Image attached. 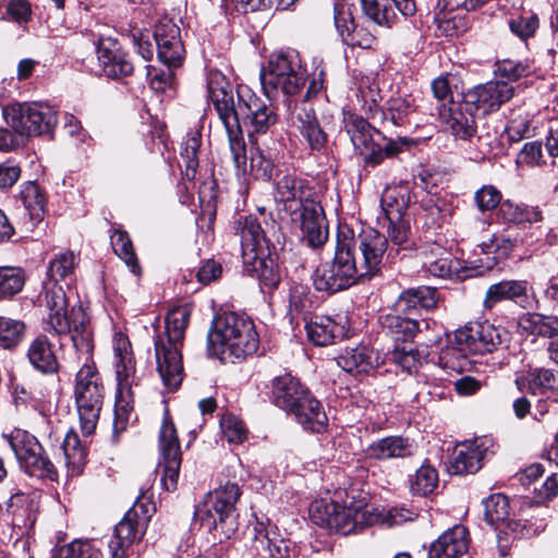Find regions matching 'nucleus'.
Masks as SVG:
<instances>
[{"label":"nucleus","instance_id":"nucleus-1","mask_svg":"<svg viewBox=\"0 0 558 558\" xmlns=\"http://www.w3.org/2000/svg\"><path fill=\"white\" fill-rule=\"evenodd\" d=\"M54 312L49 316L50 333L62 336L71 335L73 347L78 360L84 361L83 366L75 375L73 397L83 435H92L97 426L99 414L105 399V385L93 361V335L85 312L75 310L69 323L60 312L64 306L61 292L50 296Z\"/></svg>","mask_w":558,"mask_h":558},{"label":"nucleus","instance_id":"nucleus-2","mask_svg":"<svg viewBox=\"0 0 558 558\" xmlns=\"http://www.w3.org/2000/svg\"><path fill=\"white\" fill-rule=\"evenodd\" d=\"M386 250V236L374 229L364 230L357 238L350 231H339L333 259L320 264L313 275L315 289L336 293L372 278L379 271Z\"/></svg>","mask_w":558,"mask_h":558},{"label":"nucleus","instance_id":"nucleus-3","mask_svg":"<svg viewBox=\"0 0 558 558\" xmlns=\"http://www.w3.org/2000/svg\"><path fill=\"white\" fill-rule=\"evenodd\" d=\"M272 197L279 210L298 216L310 246L319 247L327 241L328 228L319 195L306 180L292 172L278 173Z\"/></svg>","mask_w":558,"mask_h":558},{"label":"nucleus","instance_id":"nucleus-4","mask_svg":"<svg viewBox=\"0 0 558 558\" xmlns=\"http://www.w3.org/2000/svg\"><path fill=\"white\" fill-rule=\"evenodd\" d=\"M238 132L231 133L226 129L231 158L238 175L247 172L246 147L242 135L241 120H248V135L265 134L278 122V116L271 105H267L248 88L238 92V102L234 107Z\"/></svg>","mask_w":558,"mask_h":558},{"label":"nucleus","instance_id":"nucleus-5","mask_svg":"<svg viewBox=\"0 0 558 558\" xmlns=\"http://www.w3.org/2000/svg\"><path fill=\"white\" fill-rule=\"evenodd\" d=\"M189 319L185 308L171 310L165 319V332L155 340L157 372L168 391L177 390L184 377L181 348Z\"/></svg>","mask_w":558,"mask_h":558},{"label":"nucleus","instance_id":"nucleus-6","mask_svg":"<svg viewBox=\"0 0 558 558\" xmlns=\"http://www.w3.org/2000/svg\"><path fill=\"white\" fill-rule=\"evenodd\" d=\"M208 341L221 354V359L234 362L254 354L258 349L259 337L251 318L225 313L214 319Z\"/></svg>","mask_w":558,"mask_h":558},{"label":"nucleus","instance_id":"nucleus-7","mask_svg":"<svg viewBox=\"0 0 558 558\" xmlns=\"http://www.w3.org/2000/svg\"><path fill=\"white\" fill-rule=\"evenodd\" d=\"M310 512L317 524H325L330 530L348 535L376 524L380 515L363 501L340 505L335 501H316Z\"/></svg>","mask_w":558,"mask_h":558},{"label":"nucleus","instance_id":"nucleus-8","mask_svg":"<svg viewBox=\"0 0 558 558\" xmlns=\"http://www.w3.org/2000/svg\"><path fill=\"white\" fill-rule=\"evenodd\" d=\"M260 82L265 96L270 101L281 92L294 95L305 83L299 53L294 50L278 51L270 56L260 71Z\"/></svg>","mask_w":558,"mask_h":558},{"label":"nucleus","instance_id":"nucleus-9","mask_svg":"<svg viewBox=\"0 0 558 558\" xmlns=\"http://www.w3.org/2000/svg\"><path fill=\"white\" fill-rule=\"evenodd\" d=\"M151 484L147 482L140 492L134 506L116 525L114 534L109 543L111 558H126V550L145 534L148 521L155 511V506L148 496Z\"/></svg>","mask_w":558,"mask_h":558},{"label":"nucleus","instance_id":"nucleus-10","mask_svg":"<svg viewBox=\"0 0 558 558\" xmlns=\"http://www.w3.org/2000/svg\"><path fill=\"white\" fill-rule=\"evenodd\" d=\"M78 265V257L75 255L72 251L62 252L60 254H57L54 258H52L49 263L48 267V275L49 280L44 283L43 291L38 295V302L40 306H45L47 310V314L44 317V329L47 332H50L49 330V324L48 318L49 316L54 312V306H52L50 296H52V293L57 294V291L61 292V295L63 296L64 306L60 311L64 318L71 323L73 312L75 310H81L84 312L82 306H73L71 310L68 308L69 302L68 298L65 295V291L62 286L58 284L59 280H70L73 281L75 269Z\"/></svg>","mask_w":558,"mask_h":558},{"label":"nucleus","instance_id":"nucleus-11","mask_svg":"<svg viewBox=\"0 0 558 558\" xmlns=\"http://www.w3.org/2000/svg\"><path fill=\"white\" fill-rule=\"evenodd\" d=\"M240 497V487L234 483H228L214 490L206 514L202 518L204 524L213 527L215 536L230 538L238 530V514L235 504Z\"/></svg>","mask_w":558,"mask_h":558},{"label":"nucleus","instance_id":"nucleus-12","mask_svg":"<svg viewBox=\"0 0 558 558\" xmlns=\"http://www.w3.org/2000/svg\"><path fill=\"white\" fill-rule=\"evenodd\" d=\"M2 112L8 125L19 135L49 133L58 122L56 110L40 102L8 106Z\"/></svg>","mask_w":558,"mask_h":558},{"label":"nucleus","instance_id":"nucleus-13","mask_svg":"<svg viewBox=\"0 0 558 558\" xmlns=\"http://www.w3.org/2000/svg\"><path fill=\"white\" fill-rule=\"evenodd\" d=\"M21 469L31 476L57 480V470L40 442L26 432L17 430L9 438Z\"/></svg>","mask_w":558,"mask_h":558},{"label":"nucleus","instance_id":"nucleus-14","mask_svg":"<svg viewBox=\"0 0 558 558\" xmlns=\"http://www.w3.org/2000/svg\"><path fill=\"white\" fill-rule=\"evenodd\" d=\"M114 367L118 381L116 414L126 416L132 409V385L135 376V361L129 339L123 335L114 337Z\"/></svg>","mask_w":558,"mask_h":558},{"label":"nucleus","instance_id":"nucleus-15","mask_svg":"<svg viewBox=\"0 0 558 558\" xmlns=\"http://www.w3.org/2000/svg\"><path fill=\"white\" fill-rule=\"evenodd\" d=\"M343 123L350 140L364 161L369 166H378L383 162L381 145L375 136H381L365 119L351 111L343 112Z\"/></svg>","mask_w":558,"mask_h":558},{"label":"nucleus","instance_id":"nucleus-16","mask_svg":"<svg viewBox=\"0 0 558 558\" xmlns=\"http://www.w3.org/2000/svg\"><path fill=\"white\" fill-rule=\"evenodd\" d=\"M159 466L163 470L161 484L168 492L174 490L179 480L181 450L174 424L167 416L159 432Z\"/></svg>","mask_w":558,"mask_h":558},{"label":"nucleus","instance_id":"nucleus-17","mask_svg":"<svg viewBox=\"0 0 558 558\" xmlns=\"http://www.w3.org/2000/svg\"><path fill=\"white\" fill-rule=\"evenodd\" d=\"M513 95L514 88L507 82L489 81L469 89L463 97L465 107H473L474 110L488 114L497 111Z\"/></svg>","mask_w":558,"mask_h":558},{"label":"nucleus","instance_id":"nucleus-18","mask_svg":"<svg viewBox=\"0 0 558 558\" xmlns=\"http://www.w3.org/2000/svg\"><path fill=\"white\" fill-rule=\"evenodd\" d=\"M502 330L494 325L473 323L458 329L454 332L456 343L468 349L471 354H484L493 352L501 344Z\"/></svg>","mask_w":558,"mask_h":558},{"label":"nucleus","instance_id":"nucleus-19","mask_svg":"<svg viewBox=\"0 0 558 558\" xmlns=\"http://www.w3.org/2000/svg\"><path fill=\"white\" fill-rule=\"evenodd\" d=\"M207 89L225 129H229L231 133L238 132L234 113V107L236 104L234 101L232 88L222 73L218 71L209 72L207 77Z\"/></svg>","mask_w":558,"mask_h":558},{"label":"nucleus","instance_id":"nucleus-20","mask_svg":"<svg viewBox=\"0 0 558 558\" xmlns=\"http://www.w3.org/2000/svg\"><path fill=\"white\" fill-rule=\"evenodd\" d=\"M489 438H476L458 445L454 449L451 470L454 474H474L483 465V461L493 453Z\"/></svg>","mask_w":558,"mask_h":558},{"label":"nucleus","instance_id":"nucleus-21","mask_svg":"<svg viewBox=\"0 0 558 558\" xmlns=\"http://www.w3.org/2000/svg\"><path fill=\"white\" fill-rule=\"evenodd\" d=\"M473 107H465L463 104L449 101L437 106L438 118L444 128L459 140H470L476 131L474 114L471 112Z\"/></svg>","mask_w":558,"mask_h":558},{"label":"nucleus","instance_id":"nucleus-22","mask_svg":"<svg viewBox=\"0 0 558 558\" xmlns=\"http://www.w3.org/2000/svg\"><path fill=\"white\" fill-rule=\"evenodd\" d=\"M484 515L487 523L496 525V529L499 530L497 537L500 554L506 556L508 546L502 544V534H507L508 530L514 534H519L523 531L524 526L519 521L508 520L509 500L502 494H495L488 497L484 501Z\"/></svg>","mask_w":558,"mask_h":558},{"label":"nucleus","instance_id":"nucleus-23","mask_svg":"<svg viewBox=\"0 0 558 558\" xmlns=\"http://www.w3.org/2000/svg\"><path fill=\"white\" fill-rule=\"evenodd\" d=\"M364 14L380 26L391 27L397 21L398 10L404 17L415 14L414 0H361Z\"/></svg>","mask_w":558,"mask_h":558},{"label":"nucleus","instance_id":"nucleus-24","mask_svg":"<svg viewBox=\"0 0 558 558\" xmlns=\"http://www.w3.org/2000/svg\"><path fill=\"white\" fill-rule=\"evenodd\" d=\"M96 53L104 74L108 77L120 78L133 72V63L123 52L117 40L100 38L96 46Z\"/></svg>","mask_w":558,"mask_h":558},{"label":"nucleus","instance_id":"nucleus-25","mask_svg":"<svg viewBox=\"0 0 558 558\" xmlns=\"http://www.w3.org/2000/svg\"><path fill=\"white\" fill-rule=\"evenodd\" d=\"M154 38L159 60L168 68L181 65L184 48L179 27L171 21L160 23L156 27Z\"/></svg>","mask_w":558,"mask_h":558},{"label":"nucleus","instance_id":"nucleus-26","mask_svg":"<svg viewBox=\"0 0 558 558\" xmlns=\"http://www.w3.org/2000/svg\"><path fill=\"white\" fill-rule=\"evenodd\" d=\"M235 230L240 236L243 263H252L258 254L263 255L269 250L262 227L255 217L247 216L239 219Z\"/></svg>","mask_w":558,"mask_h":558},{"label":"nucleus","instance_id":"nucleus-27","mask_svg":"<svg viewBox=\"0 0 558 558\" xmlns=\"http://www.w3.org/2000/svg\"><path fill=\"white\" fill-rule=\"evenodd\" d=\"M381 363L379 354L365 344L345 348L337 357V364L343 371L353 374H368Z\"/></svg>","mask_w":558,"mask_h":558},{"label":"nucleus","instance_id":"nucleus-28","mask_svg":"<svg viewBox=\"0 0 558 558\" xmlns=\"http://www.w3.org/2000/svg\"><path fill=\"white\" fill-rule=\"evenodd\" d=\"M292 125L300 132L313 150H320L327 135L319 125L315 111L307 105L298 106L291 117Z\"/></svg>","mask_w":558,"mask_h":558},{"label":"nucleus","instance_id":"nucleus-29","mask_svg":"<svg viewBox=\"0 0 558 558\" xmlns=\"http://www.w3.org/2000/svg\"><path fill=\"white\" fill-rule=\"evenodd\" d=\"M468 548V530L463 525H454L430 545L428 558H458L465 554Z\"/></svg>","mask_w":558,"mask_h":558},{"label":"nucleus","instance_id":"nucleus-30","mask_svg":"<svg viewBox=\"0 0 558 558\" xmlns=\"http://www.w3.org/2000/svg\"><path fill=\"white\" fill-rule=\"evenodd\" d=\"M310 391L290 374L278 376L272 381L275 404L289 413L300 404Z\"/></svg>","mask_w":558,"mask_h":558},{"label":"nucleus","instance_id":"nucleus-31","mask_svg":"<svg viewBox=\"0 0 558 558\" xmlns=\"http://www.w3.org/2000/svg\"><path fill=\"white\" fill-rule=\"evenodd\" d=\"M527 291L526 280H502L488 287L483 304L486 310L502 301H512L523 306L527 302Z\"/></svg>","mask_w":558,"mask_h":558},{"label":"nucleus","instance_id":"nucleus-32","mask_svg":"<svg viewBox=\"0 0 558 558\" xmlns=\"http://www.w3.org/2000/svg\"><path fill=\"white\" fill-rule=\"evenodd\" d=\"M254 539L262 548L266 549L272 558H292L290 542L283 539L276 525L268 519L258 520L254 524Z\"/></svg>","mask_w":558,"mask_h":558},{"label":"nucleus","instance_id":"nucleus-33","mask_svg":"<svg viewBox=\"0 0 558 558\" xmlns=\"http://www.w3.org/2000/svg\"><path fill=\"white\" fill-rule=\"evenodd\" d=\"M335 25L342 41L348 46L368 49L375 44V36L364 27L354 25L353 21L348 19L342 7H335Z\"/></svg>","mask_w":558,"mask_h":558},{"label":"nucleus","instance_id":"nucleus-34","mask_svg":"<svg viewBox=\"0 0 558 558\" xmlns=\"http://www.w3.org/2000/svg\"><path fill=\"white\" fill-rule=\"evenodd\" d=\"M414 445L400 436H388L373 441L366 448V456L375 460L407 458L414 453Z\"/></svg>","mask_w":558,"mask_h":558},{"label":"nucleus","instance_id":"nucleus-35","mask_svg":"<svg viewBox=\"0 0 558 558\" xmlns=\"http://www.w3.org/2000/svg\"><path fill=\"white\" fill-rule=\"evenodd\" d=\"M27 359L32 366L43 374H54L59 371V362L53 344L45 336H37L29 344Z\"/></svg>","mask_w":558,"mask_h":558},{"label":"nucleus","instance_id":"nucleus-36","mask_svg":"<svg viewBox=\"0 0 558 558\" xmlns=\"http://www.w3.org/2000/svg\"><path fill=\"white\" fill-rule=\"evenodd\" d=\"M308 340L315 345L325 347L333 343L337 338L344 335V327L331 317L315 315L305 324Z\"/></svg>","mask_w":558,"mask_h":558},{"label":"nucleus","instance_id":"nucleus-37","mask_svg":"<svg viewBox=\"0 0 558 558\" xmlns=\"http://www.w3.org/2000/svg\"><path fill=\"white\" fill-rule=\"evenodd\" d=\"M295 420L304 429L313 433H320L327 426V415L320 404L311 393H308L300 404L292 411Z\"/></svg>","mask_w":558,"mask_h":558},{"label":"nucleus","instance_id":"nucleus-38","mask_svg":"<svg viewBox=\"0 0 558 558\" xmlns=\"http://www.w3.org/2000/svg\"><path fill=\"white\" fill-rule=\"evenodd\" d=\"M438 301L437 290L430 287L410 288L397 299L393 311L397 313H411L417 308L432 310Z\"/></svg>","mask_w":558,"mask_h":558},{"label":"nucleus","instance_id":"nucleus-39","mask_svg":"<svg viewBox=\"0 0 558 558\" xmlns=\"http://www.w3.org/2000/svg\"><path fill=\"white\" fill-rule=\"evenodd\" d=\"M411 202V194L407 186L396 185L385 189L380 205L387 222H396L403 219V216Z\"/></svg>","mask_w":558,"mask_h":558},{"label":"nucleus","instance_id":"nucleus-40","mask_svg":"<svg viewBox=\"0 0 558 558\" xmlns=\"http://www.w3.org/2000/svg\"><path fill=\"white\" fill-rule=\"evenodd\" d=\"M254 262L243 263L246 271L256 277L260 284L267 289H275L280 282V272L270 251L258 254Z\"/></svg>","mask_w":558,"mask_h":558},{"label":"nucleus","instance_id":"nucleus-41","mask_svg":"<svg viewBox=\"0 0 558 558\" xmlns=\"http://www.w3.org/2000/svg\"><path fill=\"white\" fill-rule=\"evenodd\" d=\"M7 511L12 515V523L15 526L26 527L35 523L34 501L23 493H16L10 497Z\"/></svg>","mask_w":558,"mask_h":558},{"label":"nucleus","instance_id":"nucleus-42","mask_svg":"<svg viewBox=\"0 0 558 558\" xmlns=\"http://www.w3.org/2000/svg\"><path fill=\"white\" fill-rule=\"evenodd\" d=\"M62 450L69 472L72 475L80 474L86 462L87 452L75 432H68L62 444Z\"/></svg>","mask_w":558,"mask_h":558},{"label":"nucleus","instance_id":"nucleus-43","mask_svg":"<svg viewBox=\"0 0 558 558\" xmlns=\"http://www.w3.org/2000/svg\"><path fill=\"white\" fill-rule=\"evenodd\" d=\"M401 313H389L380 316V324L387 328L396 339L408 341L413 339L420 330V323L415 319L402 317Z\"/></svg>","mask_w":558,"mask_h":558},{"label":"nucleus","instance_id":"nucleus-44","mask_svg":"<svg viewBox=\"0 0 558 558\" xmlns=\"http://www.w3.org/2000/svg\"><path fill=\"white\" fill-rule=\"evenodd\" d=\"M111 245L114 253L125 263L131 272L137 277L141 276L142 268L129 234L125 231L116 229L111 234Z\"/></svg>","mask_w":558,"mask_h":558},{"label":"nucleus","instance_id":"nucleus-45","mask_svg":"<svg viewBox=\"0 0 558 558\" xmlns=\"http://www.w3.org/2000/svg\"><path fill=\"white\" fill-rule=\"evenodd\" d=\"M387 232L391 242L390 248L387 247L388 258L392 255L402 253V256H407L408 252H411L414 247V242L410 238V227L404 219L400 221L388 222Z\"/></svg>","mask_w":558,"mask_h":558},{"label":"nucleus","instance_id":"nucleus-46","mask_svg":"<svg viewBox=\"0 0 558 558\" xmlns=\"http://www.w3.org/2000/svg\"><path fill=\"white\" fill-rule=\"evenodd\" d=\"M468 354H470L469 350L462 349V345L457 344L453 338L450 344L441 349L439 363L446 369L459 373L464 372L471 364Z\"/></svg>","mask_w":558,"mask_h":558},{"label":"nucleus","instance_id":"nucleus-47","mask_svg":"<svg viewBox=\"0 0 558 558\" xmlns=\"http://www.w3.org/2000/svg\"><path fill=\"white\" fill-rule=\"evenodd\" d=\"M24 207L31 220H43L46 207V198L35 182H27L21 191Z\"/></svg>","mask_w":558,"mask_h":558},{"label":"nucleus","instance_id":"nucleus-48","mask_svg":"<svg viewBox=\"0 0 558 558\" xmlns=\"http://www.w3.org/2000/svg\"><path fill=\"white\" fill-rule=\"evenodd\" d=\"M414 111L415 105L412 96L392 97L387 101L384 118L390 120L393 125H402L409 114Z\"/></svg>","mask_w":558,"mask_h":558},{"label":"nucleus","instance_id":"nucleus-49","mask_svg":"<svg viewBox=\"0 0 558 558\" xmlns=\"http://www.w3.org/2000/svg\"><path fill=\"white\" fill-rule=\"evenodd\" d=\"M409 483L413 495L426 496L437 486V471L430 465H422L414 475L410 476Z\"/></svg>","mask_w":558,"mask_h":558},{"label":"nucleus","instance_id":"nucleus-50","mask_svg":"<svg viewBox=\"0 0 558 558\" xmlns=\"http://www.w3.org/2000/svg\"><path fill=\"white\" fill-rule=\"evenodd\" d=\"M533 72V66L529 61H514L505 59L497 61L495 74L501 78L500 81L515 82L521 77L527 76Z\"/></svg>","mask_w":558,"mask_h":558},{"label":"nucleus","instance_id":"nucleus-51","mask_svg":"<svg viewBox=\"0 0 558 558\" xmlns=\"http://www.w3.org/2000/svg\"><path fill=\"white\" fill-rule=\"evenodd\" d=\"M202 144V137L198 132L187 134L181 150V158L184 162V175L193 179L198 166L197 154Z\"/></svg>","mask_w":558,"mask_h":558},{"label":"nucleus","instance_id":"nucleus-52","mask_svg":"<svg viewBox=\"0 0 558 558\" xmlns=\"http://www.w3.org/2000/svg\"><path fill=\"white\" fill-rule=\"evenodd\" d=\"M25 283L24 271L19 267H0V298L19 293Z\"/></svg>","mask_w":558,"mask_h":558},{"label":"nucleus","instance_id":"nucleus-53","mask_svg":"<svg viewBox=\"0 0 558 558\" xmlns=\"http://www.w3.org/2000/svg\"><path fill=\"white\" fill-rule=\"evenodd\" d=\"M532 393H536L537 390L551 389L556 384V376L550 369L535 368L529 373L526 378H517L515 384L519 389L525 385Z\"/></svg>","mask_w":558,"mask_h":558},{"label":"nucleus","instance_id":"nucleus-54","mask_svg":"<svg viewBox=\"0 0 558 558\" xmlns=\"http://www.w3.org/2000/svg\"><path fill=\"white\" fill-rule=\"evenodd\" d=\"M24 328L22 322L0 316V347H15L23 337Z\"/></svg>","mask_w":558,"mask_h":558},{"label":"nucleus","instance_id":"nucleus-55","mask_svg":"<svg viewBox=\"0 0 558 558\" xmlns=\"http://www.w3.org/2000/svg\"><path fill=\"white\" fill-rule=\"evenodd\" d=\"M539 26L536 13L527 12L509 21L511 32L521 39L533 37Z\"/></svg>","mask_w":558,"mask_h":558},{"label":"nucleus","instance_id":"nucleus-56","mask_svg":"<svg viewBox=\"0 0 558 558\" xmlns=\"http://www.w3.org/2000/svg\"><path fill=\"white\" fill-rule=\"evenodd\" d=\"M223 437L230 444H242L247 438L243 422L233 414H226L220 421Z\"/></svg>","mask_w":558,"mask_h":558},{"label":"nucleus","instance_id":"nucleus-57","mask_svg":"<svg viewBox=\"0 0 558 558\" xmlns=\"http://www.w3.org/2000/svg\"><path fill=\"white\" fill-rule=\"evenodd\" d=\"M477 208L481 211L495 209L501 201V193L494 185H483L474 195Z\"/></svg>","mask_w":558,"mask_h":558},{"label":"nucleus","instance_id":"nucleus-58","mask_svg":"<svg viewBox=\"0 0 558 558\" xmlns=\"http://www.w3.org/2000/svg\"><path fill=\"white\" fill-rule=\"evenodd\" d=\"M542 143L538 141L527 142L523 145L517 156L518 166L535 167L542 165Z\"/></svg>","mask_w":558,"mask_h":558},{"label":"nucleus","instance_id":"nucleus-59","mask_svg":"<svg viewBox=\"0 0 558 558\" xmlns=\"http://www.w3.org/2000/svg\"><path fill=\"white\" fill-rule=\"evenodd\" d=\"M422 359L423 355L418 352V350L407 348L405 345L402 348L397 347L392 351V360L395 363L409 373L415 368Z\"/></svg>","mask_w":558,"mask_h":558},{"label":"nucleus","instance_id":"nucleus-60","mask_svg":"<svg viewBox=\"0 0 558 558\" xmlns=\"http://www.w3.org/2000/svg\"><path fill=\"white\" fill-rule=\"evenodd\" d=\"M250 169L256 179L269 181L274 172V162L257 150L250 158Z\"/></svg>","mask_w":558,"mask_h":558},{"label":"nucleus","instance_id":"nucleus-61","mask_svg":"<svg viewBox=\"0 0 558 558\" xmlns=\"http://www.w3.org/2000/svg\"><path fill=\"white\" fill-rule=\"evenodd\" d=\"M359 97L362 102V108L369 113L377 111L381 101L379 87L376 83L368 84L367 86L361 85Z\"/></svg>","mask_w":558,"mask_h":558},{"label":"nucleus","instance_id":"nucleus-62","mask_svg":"<svg viewBox=\"0 0 558 558\" xmlns=\"http://www.w3.org/2000/svg\"><path fill=\"white\" fill-rule=\"evenodd\" d=\"M311 300L308 290L303 286H295L290 291L289 308L292 314H302L308 310Z\"/></svg>","mask_w":558,"mask_h":558},{"label":"nucleus","instance_id":"nucleus-63","mask_svg":"<svg viewBox=\"0 0 558 558\" xmlns=\"http://www.w3.org/2000/svg\"><path fill=\"white\" fill-rule=\"evenodd\" d=\"M222 275V266L215 259H207L199 266L196 278L203 284H209L216 281Z\"/></svg>","mask_w":558,"mask_h":558},{"label":"nucleus","instance_id":"nucleus-64","mask_svg":"<svg viewBox=\"0 0 558 558\" xmlns=\"http://www.w3.org/2000/svg\"><path fill=\"white\" fill-rule=\"evenodd\" d=\"M380 518L377 523L385 524L387 526L400 525L407 521H411L413 519V513L405 509L393 507L386 511L385 513L377 512Z\"/></svg>","mask_w":558,"mask_h":558}]
</instances>
